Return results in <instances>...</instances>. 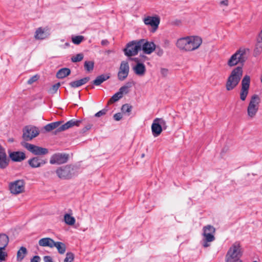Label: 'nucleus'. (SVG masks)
Returning a JSON list of instances; mask_svg holds the SVG:
<instances>
[{"label": "nucleus", "mask_w": 262, "mask_h": 262, "mask_svg": "<svg viewBox=\"0 0 262 262\" xmlns=\"http://www.w3.org/2000/svg\"><path fill=\"white\" fill-rule=\"evenodd\" d=\"M82 122V120H76L73 119L66 123L62 124L63 121H59L49 123L44 126V129L47 132H50L54 129L55 130L54 134L58 133L64 131L74 126H79L80 124Z\"/></svg>", "instance_id": "nucleus-1"}, {"label": "nucleus", "mask_w": 262, "mask_h": 262, "mask_svg": "<svg viewBox=\"0 0 262 262\" xmlns=\"http://www.w3.org/2000/svg\"><path fill=\"white\" fill-rule=\"evenodd\" d=\"M243 72L242 66H238L231 71L226 83L227 91L233 90L238 85L242 77Z\"/></svg>", "instance_id": "nucleus-2"}, {"label": "nucleus", "mask_w": 262, "mask_h": 262, "mask_svg": "<svg viewBox=\"0 0 262 262\" xmlns=\"http://www.w3.org/2000/svg\"><path fill=\"white\" fill-rule=\"evenodd\" d=\"M78 169L76 166L67 165L58 168L56 173L60 179L69 180L77 175Z\"/></svg>", "instance_id": "nucleus-3"}, {"label": "nucleus", "mask_w": 262, "mask_h": 262, "mask_svg": "<svg viewBox=\"0 0 262 262\" xmlns=\"http://www.w3.org/2000/svg\"><path fill=\"white\" fill-rule=\"evenodd\" d=\"M242 256V251L239 242L234 243L229 248L226 256V262H235Z\"/></svg>", "instance_id": "nucleus-4"}, {"label": "nucleus", "mask_w": 262, "mask_h": 262, "mask_svg": "<svg viewBox=\"0 0 262 262\" xmlns=\"http://www.w3.org/2000/svg\"><path fill=\"white\" fill-rule=\"evenodd\" d=\"M248 49H240L233 54L228 60L227 64L229 67H232L237 65L238 63L243 65L247 59L246 56V52Z\"/></svg>", "instance_id": "nucleus-5"}, {"label": "nucleus", "mask_w": 262, "mask_h": 262, "mask_svg": "<svg viewBox=\"0 0 262 262\" xmlns=\"http://www.w3.org/2000/svg\"><path fill=\"white\" fill-rule=\"evenodd\" d=\"M141 41L133 40L128 42L124 49V54L128 57H132L138 54L139 51H141Z\"/></svg>", "instance_id": "nucleus-6"}, {"label": "nucleus", "mask_w": 262, "mask_h": 262, "mask_svg": "<svg viewBox=\"0 0 262 262\" xmlns=\"http://www.w3.org/2000/svg\"><path fill=\"white\" fill-rule=\"evenodd\" d=\"M20 144L30 152L37 156L45 155L49 152L48 149L46 148L39 147L25 141L21 142Z\"/></svg>", "instance_id": "nucleus-7"}, {"label": "nucleus", "mask_w": 262, "mask_h": 262, "mask_svg": "<svg viewBox=\"0 0 262 262\" xmlns=\"http://www.w3.org/2000/svg\"><path fill=\"white\" fill-rule=\"evenodd\" d=\"M260 103V98L257 95L252 96L247 108V113L249 117L252 118L256 114L258 110V104Z\"/></svg>", "instance_id": "nucleus-8"}, {"label": "nucleus", "mask_w": 262, "mask_h": 262, "mask_svg": "<svg viewBox=\"0 0 262 262\" xmlns=\"http://www.w3.org/2000/svg\"><path fill=\"white\" fill-rule=\"evenodd\" d=\"M22 138L24 141L31 140L39 135V131L37 127L32 125H27L23 129Z\"/></svg>", "instance_id": "nucleus-9"}, {"label": "nucleus", "mask_w": 262, "mask_h": 262, "mask_svg": "<svg viewBox=\"0 0 262 262\" xmlns=\"http://www.w3.org/2000/svg\"><path fill=\"white\" fill-rule=\"evenodd\" d=\"M25 183L23 180H16L9 184L10 192L14 194H17L25 191Z\"/></svg>", "instance_id": "nucleus-10"}, {"label": "nucleus", "mask_w": 262, "mask_h": 262, "mask_svg": "<svg viewBox=\"0 0 262 262\" xmlns=\"http://www.w3.org/2000/svg\"><path fill=\"white\" fill-rule=\"evenodd\" d=\"M250 77L249 75H245L242 80V89L240 92V99L245 101L249 93L250 87Z\"/></svg>", "instance_id": "nucleus-11"}, {"label": "nucleus", "mask_w": 262, "mask_h": 262, "mask_svg": "<svg viewBox=\"0 0 262 262\" xmlns=\"http://www.w3.org/2000/svg\"><path fill=\"white\" fill-rule=\"evenodd\" d=\"M69 159V155L66 154H55L51 158L50 163L52 164H61L66 163Z\"/></svg>", "instance_id": "nucleus-12"}, {"label": "nucleus", "mask_w": 262, "mask_h": 262, "mask_svg": "<svg viewBox=\"0 0 262 262\" xmlns=\"http://www.w3.org/2000/svg\"><path fill=\"white\" fill-rule=\"evenodd\" d=\"M143 21L146 25L151 27V32H154L158 28L160 19L158 16H147L144 19Z\"/></svg>", "instance_id": "nucleus-13"}, {"label": "nucleus", "mask_w": 262, "mask_h": 262, "mask_svg": "<svg viewBox=\"0 0 262 262\" xmlns=\"http://www.w3.org/2000/svg\"><path fill=\"white\" fill-rule=\"evenodd\" d=\"M50 35V30L48 27L38 28L35 31L34 37L36 39L42 40Z\"/></svg>", "instance_id": "nucleus-14"}, {"label": "nucleus", "mask_w": 262, "mask_h": 262, "mask_svg": "<svg viewBox=\"0 0 262 262\" xmlns=\"http://www.w3.org/2000/svg\"><path fill=\"white\" fill-rule=\"evenodd\" d=\"M47 160L40 156H36L28 160V164L32 168L41 167L47 163Z\"/></svg>", "instance_id": "nucleus-15"}, {"label": "nucleus", "mask_w": 262, "mask_h": 262, "mask_svg": "<svg viewBox=\"0 0 262 262\" xmlns=\"http://www.w3.org/2000/svg\"><path fill=\"white\" fill-rule=\"evenodd\" d=\"M189 51L198 49L202 42V38L199 36H189Z\"/></svg>", "instance_id": "nucleus-16"}, {"label": "nucleus", "mask_w": 262, "mask_h": 262, "mask_svg": "<svg viewBox=\"0 0 262 262\" xmlns=\"http://www.w3.org/2000/svg\"><path fill=\"white\" fill-rule=\"evenodd\" d=\"M141 42V50L142 49L146 54H149L151 53L156 49V45L153 42H148L145 39H140Z\"/></svg>", "instance_id": "nucleus-17"}, {"label": "nucleus", "mask_w": 262, "mask_h": 262, "mask_svg": "<svg viewBox=\"0 0 262 262\" xmlns=\"http://www.w3.org/2000/svg\"><path fill=\"white\" fill-rule=\"evenodd\" d=\"M10 158L13 162H21L26 158L25 152L23 151H9Z\"/></svg>", "instance_id": "nucleus-18"}, {"label": "nucleus", "mask_w": 262, "mask_h": 262, "mask_svg": "<svg viewBox=\"0 0 262 262\" xmlns=\"http://www.w3.org/2000/svg\"><path fill=\"white\" fill-rule=\"evenodd\" d=\"M9 163V159L7 158L5 150L0 145V168H6L8 166Z\"/></svg>", "instance_id": "nucleus-19"}, {"label": "nucleus", "mask_w": 262, "mask_h": 262, "mask_svg": "<svg viewBox=\"0 0 262 262\" xmlns=\"http://www.w3.org/2000/svg\"><path fill=\"white\" fill-rule=\"evenodd\" d=\"M188 38L189 36H187L178 39L176 43L177 47L181 50L189 51Z\"/></svg>", "instance_id": "nucleus-20"}, {"label": "nucleus", "mask_w": 262, "mask_h": 262, "mask_svg": "<svg viewBox=\"0 0 262 262\" xmlns=\"http://www.w3.org/2000/svg\"><path fill=\"white\" fill-rule=\"evenodd\" d=\"M151 131L153 136L155 137L159 136L162 132V128L161 127L160 124L155 119L151 125Z\"/></svg>", "instance_id": "nucleus-21"}, {"label": "nucleus", "mask_w": 262, "mask_h": 262, "mask_svg": "<svg viewBox=\"0 0 262 262\" xmlns=\"http://www.w3.org/2000/svg\"><path fill=\"white\" fill-rule=\"evenodd\" d=\"M90 79V78L89 77H85L81 79L72 81L69 83V85L72 88H78L86 83Z\"/></svg>", "instance_id": "nucleus-22"}, {"label": "nucleus", "mask_w": 262, "mask_h": 262, "mask_svg": "<svg viewBox=\"0 0 262 262\" xmlns=\"http://www.w3.org/2000/svg\"><path fill=\"white\" fill-rule=\"evenodd\" d=\"M54 241L50 237H45L40 239L38 242V244L41 247H49L53 248Z\"/></svg>", "instance_id": "nucleus-23"}, {"label": "nucleus", "mask_w": 262, "mask_h": 262, "mask_svg": "<svg viewBox=\"0 0 262 262\" xmlns=\"http://www.w3.org/2000/svg\"><path fill=\"white\" fill-rule=\"evenodd\" d=\"M214 233H203V235L204 237L203 239V246L206 248L210 246V244H208L209 242H211L213 241L215 239V237L213 235Z\"/></svg>", "instance_id": "nucleus-24"}, {"label": "nucleus", "mask_w": 262, "mask_h": 262, "mask_svg": "<svg viewBox=\"0 0 262 262\" xmlns=\"http://www.w3.org/2000/svg\"><path fill=\"white\" fill-rule=\"evenodd\" d=\"M133 70L135 74L139 76L144 75L146 71L145 66L143 63L136 64L133 68Z\"/></svg>", "instance_id": "nucleus-25"}, {"label": "nucleus", "mask_w": 262, "mask_h": 262, "mask_svg": "<svg viewBox=\"0 0 262 262\" xmlns=\"http://www.w3.org/2000/svg\"><path fill=\"white\" fill-rule=\"evenodd\" d=\"M110 77V74H102L96 77V78L93 81V84L95 85H99L104 81H106Z\"/></svg>", "instance_id": "nucleus-26"}, {"label": "nucleus", "mask_w": 262, "mask_h": 262, "mask_svg": "<svg viewBox=\"0 0 262 262\" xmlns=\"http://www.w3.org/2000/svg\"><path fill=\"white\" fill-rule=\"evenodd\" d=\"M71 73V70L67 68H64L60 69L56 74L57 78L59 79H63L69 75Z\"/></svg>", "instance_id": "nucleus-27"}, {"label": "nucleus", "mask_w": 262, "mask_h": 262, "mask_svg": "<svg viewBox=\"0 0 262 262\" xmlns=\"http://www.w3.org/2000/svg\"><path fill=\"white\" fill-rule=\"evenodd\" d=\"M27 254V250L25 247H21L17 253V260L21 261Z\"/></svg>", "instance_id": "nucleus-28"}, {"label": "nucleus", "mask_w": 262, "mask_h": 262, "mask_svg": "<svg viewBox=\"0 0 262 262\" xmlns=\"http://www.w3.org/2000/svg\"><path fill=\"white\" fill-rule=\"evenodd\" d=\"M9 237L4 233L0 234V248H5L9 243Z\"/></svg>", "instance_id": "nucleus-29"}, {"label": "nucleus", "mask_w": 262, "mask_h": 262, "mask_svg": "<svg viewBox=\"0 0 262 262\" xmlns=\"http://www.w3.org/2000/svg\"><path fill=\"white\" fill-rule=\"evenodd\" d=\"M53 247H55L58 250L59 253L63 254L65 253L66 250V246L65 244L60 242H54Z\"/></svg>", "instance_id": "nucleus-30"}, {"label": "nucleus", "mask_w": 262, "mask_h": 262, "mask_svg": "<svg viewBox=\"0 0 262 262\" xmlns=\"http://www.w3.org/2000/svg\"><path fill=\"white\" fill-rule=\"evenodd\" d=\"M65 223L69 225H73L75 222V218L69 214H66L64 216Z\"/></svg>", "instance_id": "nucleus-31"}, {"label": "nucleus", "mask_w": 262, "mask_h": 262, "mask_svg": "<svg viewBox=\"0 0 262 262\" xmlns=\"http://www.w3.org/2000/svg\"><path fill=\"white\" fill-rule=\"evenodd\" d=\"M84 69L88 72L93 70L94 67V62L93 61H85L84 63Z\"/></svg>", "instance_id": "nucleus-32"}, {"label": "nucleus", "mask_w": 262, "mask_h": 262, "mask_svg": "<svg viewBox=\"0 0 262 262\" xmlns=\"http://www.w3.org/2000/svg\"><path fill=\"white\" fill-rule=\"evenodd\" d=\"M122 97V95H121L118 92L115 94L108 101L107 104H112L116 101H117L119 99Z\"/></svg>", "instance_id": "nucleus-33"}, {"label": "nucleus", "mask_w": 262, "mask_h": 262, "mask_svg": "<svg viewBox=\"0 0 262 262\" xmlns=\"http://www.w3.org/2000/svg\"><path fill=\"white\" fill-rule=\"evenodd\" d=\"M129 67L128 62L125 61H122L121 63L119 71L129 73Z\"/></svg>", "instance_id": "nucleus-34"}, {"label": "nucleus", "mask_w": 262, "mask_h": 262, "mask_svg": "<svg viewBox=\"0 0 262 262\" xmlns=\"http://www.w3.org/2000/svg\"><path fill=\"white\" fill-rule=\"evenodd\" d=\"M132 108H133V107L132 105H130L129 104L126 103V104H123L122 106L121 111L123 113H124V114L127 113V115H129L130 113L132 111Z\"/></svg>", "instance_id": "nucleus-35"}, {"label": "nucleus", "mask_w": 262, "mask_h": 262, "mask_svg": "<svg viewBox=\"0 0 262 262\" xmlns=\"http://www.w3.org/2000/svg\"><path fill=\"white\" fill-rule=\"evenodd\" d=\"M262 52V43H256L254 50L253 55L256 57Z\"/></svg>", "instance_id": "nucleus-36"}, {"label": "nucleus", "mask_w": 262, "mask_h": 262, "mask_svg": "<svg viewBox=\"0 0 262 262\" xmlns=\"http://www.w3.org/2000/svg\"><path fill=\"white\" fill-rule=\"evenodd\" d=\"M81 120L82 121V122L80 124V125L82 123L85 125V126H84V127L82 128L81 131L82 133H85L88 130H90L92 128L93 124L90 122H87L86 119H83Z\"/></svg>", "instance_id": "nucleus-37"}, {"label": "nucleus", "mask_w": 262, "mask_h": 262, "mask_svg": "<svg viewBox=\"0 0 262 262\" xmlns=\"http://www.w3.org/2000/svg\"><path fill=\"white\" fill-rule=\"evenodd\" d=\"M84 40V37L81 35L73 36L72 37V42L75 45L80 44Z\"/></svg>", "instance_id": "nucleus-38"}, {"label": "nucleus", "mask_w": 262, "mask_h": 262, "mask_svg": "<svg viewBox=\"0 0 262 262\" xmlns=\"http://www.w3.org/2000/svg\"><path fill=\"white\" fill-rule=\"evenodd\" d=\"M84 57V55L82 53H79L76 54L75 56H73L71 58V61L73 62H77L81 61Z\"/></svg>", "instance_id": "nucleus-39"}, {"label": "nucleus", "mask_w": 262, "mask_h": 262, "mask_svg": "<svg viewBox=\"0 0 262 262\" xmlns=\"http://www.w3.org/2000/svg\"><path fill=\"white\" fill-rule=\"evenodd\" d=\"M215 229L211 225H207L203 228V233H215Z\"/></svg>", "instance_id": "nucleus-40"}, {"label": "nucleus", "mask_w": 262, "mask_h": 262, "mask_svg": "<svg viewBox=\"0 0 262 262\" xmlns=\"http://www.w3.org/2000/svg\"><path fill=\"white\" fill-rule=\"evenodd\" d=\"M74 259V255L72 252H68L66 254V257L64 259V262H72Z\"/></svg>", "instance_id": "nucleus-41"}, {"label": "nucleus", "mask_w": 262, "mask_h": 262, "mask_svg": "<svg viewBox=\"0 0 262 262\" xmlns=\"http://www.w3.org/2000/svg\"><path fill=\"white\" fill-rule=\"evenodd\" d=\"M128 75V73L127 72L119 71L118 73V78L120 80L123 81L127 77Z\"/></svg>", "instance_id": "nucleus-42"}, {"label": "nucleus", "mask_w": 262, "mask_h": 262, "mask_svg": "<svg viewBox=\"0 0 262 262\" xmlns=\"http://www.w3.org/2000/svg\"><path fill=\"white\" fill-rule=\"evenodd\" d=\"M157 121L159 123V124H160L161 127L163 128L164 129H165L167 127L166 125V121L163 119V118H156Z\"/></svg>", "instance_id": "nucleus-43"}, {"label": "nucleus", "mask_w": 262, "mask_h": 262, "mask_svg": "<svg viewBox=\"0 0 262 262\" xmlns=\"http://www.w3.org/2000/svg\"><path fill=\"white\" fill-rule=\"evenodd\" d=\"M60 84V83H57L53 85L50 89L49 92L51 94H54L57 92V90H58Z\"/></svg>", "instance_id": "nucleus-44"}, {"label": "nucleus", "mask_w": 262, "mask_h": 262, "mask_svg": "<svg viewBox=\"0 0 262 262\" xmlns=\"http://www.w3.org/2000/svg\"><path fill=\"white\" fill-rule=\"evenodd\" d=\"M107 110H108L107 108H103L102 110L96 113L95 116L96 117H101V116L104 115L106 114Z\"/></svg>", "instance_id": "nucleus-45"}, {"label": "nucleus", "mask_w": 262, "mask_h": 262, "mask_svg": "<svg viewBox=\"0 0 262 262\" xmlns=\"http://www.w3.org/2000/svg\"><path fill=\"white\" fill-rule=\"evenodd\" d=\"M39 78V77L38 75H34L33 76H32V77H31L27 81V83L29 84H32L33 83H34V82L36 81Z\"/></svg>", "instance_id": "nucleus-46"}, {"label": "nucleus", "mask_w": 262, "mask_h": 262, "mask_svg": "<svg viewBox=\"0 0 262 262\" xmlns=\"http://www.w3.org/2000/svg\"><path fill=\"white\" fill-rule=\"evenodd\" d=\"M5 248H0V260H4L5 259V257L7 256V254L6 252L3 251V250H5Z\"/></svg>", "instance_id": "nucleus-47"}, {"label": "nucleus", "mask_w": 262, "mask_h": 262, "mask_svg": "<svg viewBox=\"0 0 262 262\" xmlns=\"http://www.w3.org/2000/svg\"><path fill=\"white\" fill-rule=\"evenodd\" d=\"M118 92L122 95L124 93L125 94L127 93L128 92V90L125 86L123 85L120 88Z\"/></svg>", "instance_id": "nucleus-48"}, {"label": "nucleus", "mask_w": 262, "mask_h": 262, "mask_svg": "<svg viewBox=\"0 0 262 262\" xmlns=\"http://www.w3.org/2000/svg\"><path fill=\"white\" fill-rule=\"evenodd\" d=\"M155 50L156 51L157 54L159 56H162L163 54V50L159 47H156Z\"/></svg>", "instance_id": "nucleus-49"}, {"label": "nucleus", "mask_w": 262, "mask_h": 262, "mask_svg": "<svg viewBox=\"0 0 262 262\" xmlns=\"http://www.w3.org/2000/svg\"><path fill=\"white\" fill-rule=\"evenodd\" d=\"M113 118L116 121H119L122 119V115L120 113H118L114 115Z\"/></svg>", "instance_id": "nucleus-50"}, {"label": "nucleus", "mask_w": 262, "mask_h": 262, "mask_svg": "<svg viewBox=\"0 0 262 262\" xmlns=\"http://www.w3.org/2000/svg\"><path fill=\"white\" fill-rule=\"evenodd\" d=\"M219 5L221 7H227L229 5L228 0H223L220 2Z\"/></svg>", "instance_id": "nucleus-51"}, {"label": "nucleus", "mask_w": 262, "mask_h": 262, "mask_svg": "<svg viewBox=\"0 0 262 262\" xmlns=\"http://www.w3.org/2000/svg\"><path fill=\"white\" fill-rule=\"evenodd\" d=\"M129 59L134 61L135 62H136L137 64L138 63H142V62L143 61L141 59H140L138 57H135V58H129Z\"/></svg>", "instance_id": "nucleus-52"}, {"label": "nucleus", "mask_w": 262, "mask_h": 262, "mask_svg": "<svg viewBox=\"0 0 262 262\" xmlns=\"http://www.w3.org/2000/svg\"><path fill=\"white\" fill-rule=\"evenodd\" d=\"M43 260L45 262H54L52 260V258L50 256H44Z\"/></svg>", "instance_id": "nucleus-53"}, {"label": "nucleus", "mask_w": 262, "mask_h": 262, "mask_svg": "<svg viewBox=\"0 0 262 262\" xmlns=\"http://www.w3.org/2000/svg\"><path fill=\"white\" fill-rule=\"evenodd\" d=\"M134 84V82L133 81H131L127 82L126 83V84L124 85V86H125L127 89H128L129 88H131Z\"/></svg>", "instance_id": "nucleus-54"}, {"label": "nucleus", "mask_w": 262, "mask_h": 262, "mask_svg": "<svg viewBox=\"0 0 262 262\" xmlns=\"http://www.w3.org/2000/svg\"><path fill=\"white\" fill-rule=\"evenodd\" d=\"M257 43H262V29L257 38Z\"/></svg>", "instance_id": "nucleus-55"}, {"label": "nucleus", "mask_w": 262, "mask_h": 262, "mask_svg": "<svg viewBox=\"0 0 262 262\" xmlns=\"http://www.w3.org/2000/svg\"><path fill=\"white\" fill-rule=\"evenodd\" d=\"M161 73L163 76H166L168 74V70L166 69L162 68L161 70Z\"/></svg>", "instance_id": "nucleus-56"}, {"label": "nucleus", "mask_w": 262, "mask_h": 262, "mask_svg": "<svg viewBox=\"0 0 262 262\" xmlns=\"http://www.w3.org/2000/svg\"><path fill=\"white\" fill-rule=\"evenodd\" d=\"M40 260V257L39 256H34L31 259V262H38Z\"/></svg>", "instance_id": "nucleus-57"}, {"label": "nucleus", "mask_w": 262, "mask_h": 262, "mask_svg": "<svg viewBox=\"0 0 262 262\" xmlns=\"http://www.w3.org/2000/svg\"><path fill=\"white\" fill-rule=\"evenodd\" d=\"M108 43V41L107 40H102L101 41V45H106Z\"/></svg>", "instance_id": "nucleus-58"}, {"label": "nucleus", "mask_w": 262, "mask_h": 262, "mask_svg": "<svg viewBox=\"0 0 262 262\" xmlns=\"http://www.w3.org/2000/svg\"><path fill=\"white\" fill-rule=\"evenodd\" d=\"M91 88V89H94V86L93 85H91V86L89 85V86H87L86 89H88V88Z\"/></svg>", "instance_id": "nucleus-59"}, {"label": "nucleus", "mask_w": 262, "mask_h": 262, "mask_svg": "<svg viewBox=\"0 0 262 262\" xmlns=\"http://www.w3.org/2000/svg\"><path fill=\"white\" fill-rule=\"evenodd\" d=\"M8 141H9V142H13V141H14V139H13V138H10V139H9V140H8Z\"/></svg>", "instance_id": "nucleus-60"}, {"label": "nucleus", "mask_w": 262, "mask_h": 262, "mask_svg": "<svg viewBox=\"0 0 262 262\" xmlns=\"http://www.w3.org/2000/svg\"><path fill=\"white\" fill-rule=\"evenodd\" d=\"M235 262H243L242 260L241 259H239V260H237Z\"/></svg>", "instance_id": "nucleus-61"}, {"label": "nucleus", "mask_w": 262, "mask_h": 262, "mask_svg": "<svg viewBox=\"0 0 262 262\" xmlns=\"http://www.w3.org/2000/svg\"><path fill=\"white\" fill-rule=\"evenodd\" d=\"M146 58V57L145 56H144V55H142V58H144L145 59Z\"/></svg>", "instance_id": "nucleus-62"}, {"label": "nucleus", "mask_w": 262, "mask_h": 262, "mask_svg": "<svg viewBox=\"0 0 262 262\" xmlns=\"http://www.w3.org/2000/svg\"><path fill=\"white\" fill-rule=\"evenodd\" d=\"M65 45H66L67 46H69V43H68V42H66V43H65Z\"/></svg>", "instance_id": "nucleus-63"}, {"label": "nucleus", "mask_w": 262, "mask_h": 262, "mask_svg": "<svg viewBox=\"0 0 262 262\" xmlns=\"http://www.w3.org/2000/svg\"><path fill=\"white\" fill-rule=\"evenodd\" d=\"M141 157H142V158H143V157H144V154H143L142 155Z\"/></svg>", "instance_id": "nucleus-64"}]
</instances>
